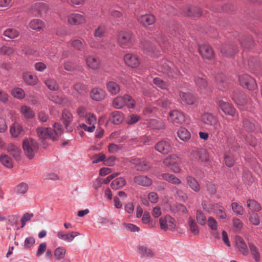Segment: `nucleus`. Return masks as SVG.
<instances>
[{"label": "nucleus", "instance_id": "f257e3e1", "mask_svg": "<svg viewBox=\"0 0 262 262\" xmlns=\"http://www.w3.org/2000/svg\"><path fill=\"white\" fill-rule=\"evenodd\" d=\"M136 42V36L132 32L123 30L118 32L117 36V43L121 48L132 49L135 45Z\"/></svg>", "mask_w": 262, "mask_h": 262}, {"label": "nucleus", "instance_id": "f03ea898", "mask_svg": "<svg viewBox=\"0 0 262 262\" xmlns=\"http://www.w3.org/2000/svg\"><path fill=\"white\" fill-rule=\"evenodd\" d=\"M54 132L51 128L39 127L36 129V133L40 139H51L53 141L57 140L62 134V129L60 125L55 123L53 125Z\"/></svg>", "mask_w": 262, "mask_h": 262}, {"label": "nucleus", "instance_id": "7ed1b4c3", "mask_svg": "<svg viewBox=\"0 0 262 262\" xmlns=\"http://www.w3.org/2000/svg\"><path fill=\"white\" fill-rule=\"evenodd\" d=\"M23 147L26 156L29 159L34 158L38 149L37 142L32 138L27 139L23 142Z\"/></svg>", "mask_w": 262, "mask_h": 262}, {"label": "nucleus", "instance_id": "20e7f679", "mask_svg": "<svg viewBox=\"0 0 262 262\" xmlns=\"http://www.w3.org/2000/svg\"><path fill=\"white\" fill-rule=\"evenodd\" d=\"M201 121L204 124L213 126L218 134L221 128V125L218 119L211 113H205L201 116Z\"/></svg>", "mask_w": 262, "mask_h": 262}, {"label": "nucleus", "instance_id": "39448f33", "mask_svg": "<svg viewBox=\"0 0 262 262\" xmlns=\"http://www.w3.org/2000/svg\"><path fill=\"white\" fill-rule=\"evenodd\" d=\"M171 63L169 61L163 60L158 65L157 70L159 72L167 75L169 77L177 78L180 75V71L177 68H171Z\"/></svg>", "mask_w": 262, "mask_h": 262}, {"label": "nucleus", "instance_id": "423d86ee", "mask_svg": "<svg viewBox=\"0 0 262 262\" xmlns=\"http://www.w3.org/2000/svg\"><path fill=\"white\" fill-rule=\"evenodd\" d=\"M180 163V158L176 155H172L163 161V164L165 166L168 167L173 172L179 173L181 171L180 167L178 164Z\"/></svg>", "mask_w": 262, "mask_h": 262}, {"label": "nucleus", "instance_id": "0eeeda50", "mask_svg": "<svg viewBox=\"0 0 262 262\" xmlns=\"http://www.w3.org/2000/svg\"><path fill=\"white\" fill-rule=\"evenodd\" d=\"M241 85L249 90H254L257 88L255 79L247 74H243L239 76Z\"/></svg>", "mask_w": 262, "mask_h": 262}, {"label": "nucleus", "instance_id": "6e6552de", "mask_svg": "<svg viewBox=\"0 0 262 262\" xmlns=\"http://www.w3.org/2000/svg\"><path fill=\"white\" fill-rule=\"evenodd\" d=\"M160 228L164 231L173 230L176 228V222L173 218L170 215L162 217L159 220Z\"/></svg>", "mask_w": 262, "mask_h": 262}, {"label": "nucleus", "instance_id": "1a4fd4ad", "mask_svg": "<svg viewBox=\"0 0 262 262\" xmlns=\"http://www.w3.org/2000/svg\"><path fill=\"white\" fill-rule=\"evenodd\" d=\"M168 119L174 125L181 124L185 121V115L183 112L175 110L169 113Z\"/></svg>", "mask_w": 262, "mask_h": 262}, {"label": "nucleus", "instance_id": "9d476101", "mask_svg": "<svg viewBox=\"0 0 262 262\" xmlns=\"http://www.w3.org/2000/svg\"><path fill=\"white\" fill-rule=\"evenodd\" d=\"M67 21L69 24L72 26H78L86 22L85 16L79 13H72L67 17Z\"/></svg>", "mask_w": 262, "mask_h": 262}, {"label": "nucleus", "instance_id": "9b49d317", "mask_svg": "<svg viewBox=\"0 0 262 262\" xmlns=\"http://www.w3.org/2000/svg\"><path fill=\"white\" fill-rule=\"evenodd\" d=\"M123 59L125 64L132 68L138 67L140 64V60L138 56L132 53L125 54Z\"/></svg>", "mask_w": 262, "mask_h": 262}, {"label": "nucleus", "instance_id": "f8f14e48", "mask_svg": "<svg viewBox=\"0 0 262 262\" xmlns=\"http://www.w3.org/2000/svg\"><path fill=\"white\" fill-rule=\"evenodd\" d=\"M106 93L103 89L97 86L93 88L90 92V97L94 101H100L104 99Z\"/></svg>", "mask_w": 262, "mask_h": 262}, {"label": "nucleus", "instance_id": "ddd939ff", "mask_svg": "<svg viewBox=\"0 0 262 262\" xmlns=\"http://www.w3.org/2000/svg\"><path fill=\"white\" fill-rule=\"evenodd\" d=\"M218 104L221 109L226 115L232 117L235 115L236 110L233 105L229 102H225L223 100H221L219 101Z\"/></svg>", "mask_w": 262, "mask_h": 262}, {"label": "nucleus", "instance_id": "4468645a", "mask_svg": "<svg viewBox=\"0 0 262 262\" xmlns=\"http://www.w3.org/2000/svg\"><path fill=\"white\" fill-rule=\"evenodd\" d=\"M171 145L169 141L162 140L158 142L155 148L158 152L163 154H167L171 150Z\"/></svg>", "mask_w": 262, "mask_h": 262}, {"label": "nucleus", "instance_id": "2eb2a0df", "mask_svg": "<svg viewBox=\"0 0 262 262\" xmlns=\"http://www.w3.org/2000/svg\"><path fill=\"white\" fill-rule=\"evenodd\" d=\"M142 49L146 54L151 56H158L159 53L150 41H146L142 44Z\"/></svg>", "mask_w": 262, "mask_h": 262}, {"label": "nucleus", "instance_id": "dca6fc26", "mask_svg": "<svg viewBox=\"0 0 262 262\" xmlns=\"http://www.w3.org/2000/svg\"><path fill=\"white\" fill-rule=\"evenodd\" d=\"M191 156L194 159H198L202 162H205L208 160V155L206 150L204 148L193 150Z\"/></svg>", "mask_w": 262, "mask_h": 262}, {"label": "nucleus", "instance_id": "f3484780", "mask_svg": "<svg viewBox=\"0 0 262 262\" xmlns=\"http://www.w3.org/2000/svg\"><path fill=\"white\" fill-rule=\"evenodd\" d=\"M130 163L135 165L136 169L139 171L147 170L150 167V164L146 161L137 158L132 159Z\"/></svg>", "mask_w": 262, "mask_h": 262}, {"label": "nucleus", "instance_id": "a211bd4d", "mask_svg": "<svg viewBox=\"0 0 262 262\" xmlns=\"http://www.w3.org/2000/svg\"><path fill=\"white\" fill-rule=\"evenodd\" d=\"M194 81L201 93H206L207 82L204 76L200 74L199 76L195 77Z\"/></svg>", "mask_w": 262, "mask_h": 262}, {"label": "nucleus", "instance_id": "6ab92c4d", "mask_svg": "<svg viewBox=\"0 0 262 262\" xmlns=\"http://www.w3.org/2000/svg\"><path fill=\"white\" fill-rule=\"evenodd\" d=\"M155 20V16L150 14L142 15L138 18L139 22L145 27L154 24Z\"/></svg>", "mask_w": 262, "mask_h": 262}, {"label": "nucleus", "instance_id": "aec40b11", "mask_svg": "<svg viewBox=\"0 0 262 262\" xmlns=\"http://www.w3.org/2000/svg\"><path fill=\"white\" fill-rule=\"evenodd\" d=\"M86 63L88 67L93 70H98L100 66V60L98 57L89 55L86 58Z\"/></svg>", "mask_w": 262, "mask_h": 262}, {"label": "nucleus", "instance_id": "412c9836", "mask_svg": "<svg viewBox=\"0 0 262 262\" xmlns=\"http://www.w3.org/2000/svg\"><path fill=\"white\" fill-rule=\"evenodd\" d=\"M199 52L203 58L211 59L214 55L212 48L207 45H203L199 47Z\"/></svg>", "mask_w": 262, "mask_h": 262}, {"label": "nucleus", "instance_id": "4be33fe9", "mask_svg": "<svg viewBox=\"0 0 262 262\" xmlns=\"http://www.w3.org/2000/svg\"><path fill=\"white\" fill-rule=\"evenodd\" d=\"M134 182L138 185L148 187L152 184V181L146 176H138L134 178Z\"/></svg>", "mask_w": 262, "mask_h": 262}, {"label": "nucleus", "instance_id": "5701e85b", "mask_svg": "<svg viewBox=\"0 0 262 262\" xmlns=\"http://www.w3.org/2000/svg\"><path fill=\"white\" fill-rule=\"evenodd\" d=\"M62 118L63 123L65 126L68 132L72 130L71 128H69V124L73 121V116L72 114L67 110H64L62 114Z\"/></svg>", "mask_w": 262, "mask_h": 262}, {"label": "nucleus", "instance_id": "b1692460", "mask_svg": "<svg viewBox=\"0 0 262 262\" xmlns=\"http://www.w3.org/2000/svg\"><path fill=\"white\" fill-rule=\"evenodd\" d=\"M235 239L236 246L238 250L244 255H247L248 250L244 239L239 236H236Z\"/></svg>", "mask_w": 262, "mask_h": 262}, {"label": "nucleus", "instance_id": "393cba45", "mask_svg": "<svg viewBox=\"0 0 262 262\" xmlns=\"http://www.w3.org/2000/svg\"><path fill=\"white\" fill-rule=\"evenodd\" d=\"M161 179L174 185H180L182 182L180 179L174 175L168 173H163L161 174Z\"/></svg>", "mask_w": 262, "mask_h": 262}, {"label": "nucleus", "instance_id": "a878e982", "mask_svg": "<svg viewBox=\"0 0 262 262\" xmlns=\"http://www.w3.org/2000/svg\"><path fill=\"white\" fill-rule=\"evenodd\" d=\"M186 180L188 185L193 191L198 192L200 190V185L194 178L191 176H187Z\"/></svg>", "mask_w": 262, "mask_h": 262}, {"label": "nucleus", "instance_id": "bb28decb", "mask_svg": "<svg viewBox=\"0 0 262 262\" xmlns=\"http://www.w3.org/2000/svg\"><path fill=\"white\" fill-rule=\"evenodd\" d=\"M7 150L16 160H19L20 159L21 150L15 144L13 143L8 144L7 147Z\"/></svg>", "mask_w": 262, "mask_h": 262}, {"label": "nucleus", "instance_id": "cd10ccee", "mask_svg": "<svg viewBox=\"0 0 262 262\" xmlns=\"http://www.w3.org/2000/svg\"><path fill=\"white\" fill-rule=\"evenodd\" d=\"M180 98L184 103L188 105L193 104L195 101V98L190 93L180 92Z\"/></svg>", "mask_w": 262, "mask_h": 262}, {"label": "nucleus", "instance_id": "c85d7f7f", "mask_svg": "<svg viewBox=\"0 0 262 262\" xmlns=\"http://www.w3.org/2000/svg\"><path fill=\"white\" fill-rule=\"evenodd\" d=\"M79 235V233L76 231H72L70 234H66L59 231L57 234V236L59 239L67 242H72L76 236Z\"/></svg>", "mask_w": 262, "mask_h": 262}, {"label": "nucleus", "instance_id": "c756f323", "mask_svg": "<svg viewBox=\"0 0 262 262\" xmlns=\"http://www.w3.org/2000/svg\"><path fill=\"white\" fill-rule=\"evenodd\" d=\"M213 211L216 216L221 219L224 220L227 217L225 209L223 206L218 203H214Z\"/></svg>", "mask_w": 262, "mask_h": 262}, {"label": "nucleus", "instance_id": "7c9ffc66", "mask_svg": "<svg viewBox=\"0 0 262 262\" xmlns=\"http://www.w3.org/2000/svg\"><path fill=\"white\" fill-rule=\"evenodd\" d=\"M24 81L29 85H34L38 82L37 77L30 72H25L23 74Z\"/></svg>", "mask_w": 262, "mask_h": 262}, {"label": "nucleus", "instance_id": "2f4dec72", "mask_svg": "<svg viewBox=\"0 0 262 262\" xmlns=\"http://www.w3.org/2000/svg\"><path fill=\"white\" fill-rule=\"evenodd\" d=\"M129 98L127 95L123 96H118L115 98L113 102L114 107L116 109H120L122 108L126 103V98Z\"/></svg>", "mask_w": 262, "mask_h": 262}, {"label": "nucleus", "instance_id": "473e14b6", "mask_svg": "<svg viewBox=\"0 0 262 262\" xmlns=\"http://www.w3.org/2000/svg\"><path fill=\"white\" fill-rule=\"evenodd\" d=\"M106 89L108 92L113 95L117 94L120 91V85L114 81H108L106 83Z\"/></svg>", "mask_w": 262, "mask_h": 262}, {"label": "nucleus", "instance_id": "72a5a7b5", "mask_svg": "<svg viewBox=\"0 0 262 262\" xmlns=\"http://www.w3.org/2000/svg\"><path fill=\"white\" fill-rule=\"evenodd\" d=\"M123 119V114L120 111H116L111 114L110 120L115 124H120Z\"/></svg>", "mask_w": 262, "mask_h": 262}, {"label": "nucleus", "instance_id": "f704fd0d", "mask_svg": "<svg viewBox=\"0 0 262 262\" xmlns=\"http://www.w3.org/2000/svg\"><path fill=\"white\" fill-rule=\"evenodd\" d=\"M247 206L249 208V212H258L261 209L260 204L254 200H248L247 201Z\"/></svg>", "mask_w": 262, "mask_h": 262}, {"label": "nucleus", "instance_id": "c9c22d12", "mask_svg": "<svg viewBox=\"0 0 262 262\" xmlns=\"http://www.w3.org/2000/svg\"><path fill=\"white\" fill-rule=\"evenodd\" d=\"M147 125L151 128L160 130L164 128V123L161 120L150 119L147 120Z\"/></svg>", "mask_w": 262, "mask_h": 262}, {"label": "nucleus", "instance_id": "e433bc0d", "mask_svg": "<svg viewBox=\"0 0 262 262\" xmlns=\"http://www.w3.org/2000/svg\"><path fill=\"white\" fill-rule=\"evenodd\" d=\"M90 46L95 49L103 50L106 49V42L104 41H99L95 40H91L88 41Z\"/></svg>", "mask_w": 262, "mask_h": 262}, {"label": "nucleus", "instance_id": "4c0bfd02", "mask_svg": "<svg viewBox=\"0 0 262 262\" xmlns=\"http://www.w3.org/2000/svg\"><path fill=\"white\" fill-rule=\"evenodd\" d=\"M232 99L238 106H244L246 103V96L242 93H235L233 95Z\"/></svg>", "mask_w": 262, "mask_h": 262}, {"label": "nucleus", "instance_id": "58836bf2", "mask_svg": "<svg viewBox=\"0 0 262 262\" xmlns=\"http://www.w3.org/2000/svg\"><path fill=\"white\" fill-rule=\"evenodd\" d=\"M177 135L180 139L184 142H187L191 138L190 132L185 128H180L177 132Z\"/></svg>", "mask_w": 262, "mask_h": 262}, {"label": "nucleus", "instance_id": "ea45409f", "mask_svg": "<svg viewBox=\"0 0 262 262\" xmlns=\"http://www.w3.org/2000/svg\"><path fill=\"white\" fill-rule=\"evenodd\" d=\"M10 132L12 137L17 138L23 132V127L19 123L15 122L10 127Z\"/></svg>", "mask_w": 262, "mask_h": 262}, {"label": "nucleus", "instance_id": "a19ab883", "mask_svg": "<svg viewBox=\"0 0 262 262\" xmlns=\"http://www.w3.org/2000/svg\"><path fill=\"white\" fill-rule=\"evenodd\" d=\"M256 122L252 118L245 119L243 122L244 127L247 132H253L255 129Z\"/></svg>", "mask_w": 262, "mask_h": 262}, {"label": "nucleus", "instance_id": "79ce46f5", "mask_svg": "<svg viewBox=\"0 0 262 262\" xmlns=\"http://www.w3.org/2000/svg\"><path fill=\"white\" fill-rule=\"evenodd\" d=\"M30 27L36 31H40L44 27V23L40 19H34L29 24Z\"/></svg>", "mask_w": 262, "mask_h": 262}, {"label": "nucleus", "instance_id": "37998d69", "mask_svg": "<svg viewBox=\"0 0 262 262\" xmlns=\"http://www.w3.org/2000/svg\"><path fill=\"white\" fill-rule=\"evenodd\" d=\"M188 224L191 232L194 235H197L199 233L200 228L197 223L191 216L188 218Z\"/></svg>", "mask_w": 262, "mask_h": 262}, {"label": "nucleus", "instance_id": "c03bdc74", "mask_svg": "<svg viewBox=\"0 0 262 262\" xmlns=\"http://www.w3.org/2000/svg\"><path fill=\"white\" fill-rule=\"evenodd\" d=\"M126 184V181L123 177H120L115 179L111 183V187L113 189L117 190L121 188Z\"/></svg>", "mask_w": 262, "mask_h": 262}, {"label": "nucleus", "instance_id": "a18cd8bd", "mask_svg": "<svg viewBox=\"0 0 262 262\" xmlns=\"http://www.w3.org/2000/svg\"><path fill=\"white\" fill-rule=\"evenodd\" d=\"M20 113L27 119H31L34 117L35 113L29 106L23 105L20 108Z\"/></svg>", "mask_w": 262, "mask_h": 262}, {"label": "nucleus", "instance_id": "49530a36", "mask_svg": "<svg viewBox=\"0 0 262 262\" xmlns=\"http://www.w3.org/2000/svg\"><path fill=\"white\" fill-rule=\"evenodd\" d=\"M196 220L201 226H204L206 224L207 217L205 213L201 209H198L196 211Z\"/></svg>", "mask_w": 262, "mask_h": 262}, {"label": "nucleus", "instance_id": "de8ad7c7", "mask_svg": "<svg viewBox=\"0 0 262 262\" xmlns=\"http://www.w3.org/2000/svg\"><path fill=\"white\" fill-rule=\"evenodd\" d=\"M0 162L4 166L11 168L13 167L12 161L11 158L6 154H2L0 156Z\"/></svg>", "mask_w": 262, "mask_h": 262}, {"label": "nucleus", "instance_id": "09e8293b", "mask_svg": "<svg viewBox=\"0 0 262 262\" xmlns=\"http://www.w3.org/2000/svg\"><path fill=\"white\" fill-rule=\"evenodd\" d=\"M71 44L73 48L78 51L83 50L85 47V43L83 39H74Z\"/></svg>", "mask_w": 262, "mask_h": 262}, {"label": "nucleus", "instance_id": "8fccbe9b", "mask_svg": "<svg viewBox=\"0 0 262 262\" xmlns=\"http://www.w3.org/2000/svg\"><path fill=\"white\" fill-rule=\"evenodd\" d=\"M49 98L56 104H61L66 102L67 99L66 98H62L57 95L56 93H52L49 94Z\"/></svg>", "mask_w": 262, "mask_h": 262}, {"label": "nucleus", "instance_id": "3c124183", "mask_svg": "<svg viewBox=\"0 0 262 262\" xmlns=\"http://www.w3.org/2000/svg\"><path fill=\"white\" fill-rule=\"evenodd\" d=\"M221 52L224 56L229 57L233 56L237 52V50L232 46H227L223 47Z\"/></svg>", "mask_w": 262, "mask_h": 262}, {"label": "nucleus", "instance_id": "603ef678", "mask_svg": "<svg viewBox=\"0 0 262 262\" xmlns=\"http://www.w3.org/2000/svg\"><path fill=\"white\" fill-rule=\"evenodd\" d=\"M19 34V32L16 29L13 28L7 29L3 32V35L4 36L11 39L17 37Z\"/></svg>", "mask_w": 262, "mask_h": 262}, {"label": "nucleus", "instance_id": "864d4df0", "mask_svg": "<svg viewBox=\"0 0 262 262\" xmlns=\"http://www.w3.org/2000/svg\"><path fill=\"white\" fill-rule=\"evenodd\" d=\"M139 251L141 255L144 257H152L154 255L152 250L145 246H140Z\"/></svg>", "mask_w": 262, "mask_h": 262}, {"label": "nucleus", "instance_id": "5fc2aeb1", "mask_svg": "<svg viewBox=\"0 0 262 262\" xmlns=\"http://www.w3.org/2000/svg\"><path fill=\"white\" fill-rule=\"evenodd\" d=\"M66 253V249L63 247H59L54 251V256L56 259L60 260L64 258Z\"/></svg>", "mask_w": 262, "mask_h": 262}, {"label": "nucleus", "instance_id": "6e6d98bb", "mask_svg": "<svg viewBox=\"0 0 262 262\" xmlns=\"http://www.w3.org/2000/svg\"><path fill=\"white\" fill-rule=\"evenodd\" d=\"M249 222L254 226H257L260 223L259 216L257 213L254 212H248Z\"/></svg>", "mask_w": 262, "mask_h": 262}, {"label": "nucleus", "instance_id": "4d7b16f0", "mask_svg": "<svg viewBox=\"0 0 262 262\" xmlns=\"http://www.w3.org/2000/svg\"><path fill=\"white\" fill-rule=\"evenodd\" d=\"M75 90L81 95L85 94L88 92L87 86L83 83H77L74 85Z\"/></svg>", "mask_w": 262, "mask_h": 262}, {"label": "nucleus", "instance_id": "13d9d810", "mask_svg": "<svg viewBox=\"0 0 262 262\" xmlns=\"http://www.w3.org/2000/svg\"><path fill=\"white\" fill-rule=\"evenodd\" d=\"M12 95L15 98L22 99L25 97V94L24 91L19 88H15L12 90Z\"/></svg>", "mask_w": 262, "mask_h": 262}, {"label": "nucleus", "instance_id": "bf43d9fd", "mask_svg": "<svg viewBox=\"0 0 262 262\" xmlns=\"http://www.w3.org/2000/svg\"><path fill=\"white\" fill-rule=\"evenodd\" d=\"M241 46L243 48H249L253 44L252 38L248 36L242 39L241 41Z\"/></svg>", "mask_w": 262, "mask_h": 262}, {"label": "nucleus", "instance_id": "052dcab7", "mask_svg": "<svg viewBox=\"0 0 262 262\" xmlns=\"http://www.w3.org/2000/svg\"><path fill=\"white\" fill-rule=\"evenodd\" d=\"M249 248L251 254H252L253 258L255 261H258L260 259V255L258 251V250L255 246L252 244H249Z\"/></svg>", "mask_w": 262, "mask_h": 262}, {"label": "nucleus", "instance_id": "680f3d73", "mask_svg": "<svg viewBox=\"0 0 262 262\" xmlns=\"http://www.w3.org/2000/svg\"><path fill=\"white\" fill-rule=\"evenodd\" d=\"M47 86L51 90L57 91L59 89V85L56 80L53 79H48L45 81Z\"/></svg>", "mask_w": 262, "mask_h": 262}, {"label": "nucleus", "instance_id": "e2e57ef3", "mask_svg": "<svg viewBox=\"0 0 262 262\" xmlns=\"http://www.w3.org/2000/svg\"><path fill=\"white\" fill-rule=\"evenodd\" d=\"M224 160L225 164L229 167H232L234 163V159L232 155L226 152L225 154Z\"/></svg>", "mask_w": 262, "mask_h": 262}, {"label": "nucleus", "instance_id": "0e129e2a", "mask_svg": "<svg viewBox=\"0 0 262 262\" xmlns=\"http://www.w3.org/2000/svg\"><path fill=\"white\" fill-rule=\"evenodd\" d=\"M84 119L85 122L88 124L90 125L95 126L97 122V119L95 115L91 113H89Z\"/></svg>", "mask_w": 262, "mask_h": 262}, {"label": "nucleus", "instance_id": "69168bd1", "mask_svg": "<svg viewBox=\"0 0 262 262\" xmlns=\"http://www.w3.org/2000/svg\"><path fill=\"white\" fill-rule=\"evenodd\" d=\"M110 15L114 19H118L122 17V12L121 8H118V10L111 9L109 10Z\"/></svg>", "mask_w": 262, "mask_h": 262}, {"label": "nucleus", "instance_id": "338daca9", "mask_svg": "<svg viewBox=\"0 0 262 262\" xmlns=\"http://www.w3.org/2000/svg\"><path fill=\"white\" fill-rule=\"evenodd\" d=\"M231 208L234 213L238 215H242L244 213L243 207L236 202L232 203Z\"/></svg>", "mask_w": 262, "mask_h": 262}, {"label": "nucleus", "instance_id": "774afa93", "mask_svg": "<svg viewBox=\"0 0 262 262\" xmlns=\"http://www.w3.org/2000/svg\"><path fill=\"white\" fill-rule=\"evenodd\" d=\"M154 83L158 87L161 89H166L167 88V84L164 82L162 79L159 77L155 78L153 80Z\"/></svg>", "mask_w": 262, "mask_h": 262}]
</instances>
